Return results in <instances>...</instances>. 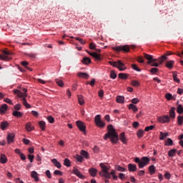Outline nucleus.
<instances>
[{
	"label": "nucleus",
	"mask_w": 183,
	"mask_h": 183,
	"mask_svg": "<svg viewBox=\"0 0 183 183\" xmlns=\"http://www.w3.org/2000/svg\"><path fill=\"white\" fill-rule=\"evenodd\" d=\"M107 129L108 132L104 135V139L110 138L113 144H117L119 141V137L117 132H115V129H114V127L112 124H109L107 127Z\"/></svg>",
	"instance_id": "f257e3e1"
},
{
	"label": "nucleus",
	"mask_w": 183,
	"mask_h": 183,
	"mask_svg": "<svg viewBox=\"0 0 183 183\" xmlns=\"http://www.w3.org/2000/svg\"><path fill=\"white\" fill-rule=\"evenodd\" d=\"M149 161L151 160L147 157H143L141 159H139V157L134 158V162L138 164V167L140 169H142V168L147 167V165H149Z\"/></svg>",
	"instance_id": "f03ea898"
},
{
	"label": "nucleus",
	"mask_w": 183,
	"mask_h": 183,
	"mask_svg": "<svg viewBox=\"0 0 183 183\" xmlns=\"http://www.w3.org/2000/svg\"><path fill=\"white\" fill-rule=\"evenodd\" d=\"M144 56L146 59H147L148 62L147 64L149 65H151V66H159L162 64H159V59H154V57L152 55H149L148 54H144Z\"/></svg>",
	"instance_id": "7ed1b4c3"
},
{
	"label": "nucleus",
	"mask_w": 183,
	"mask_h": 183,
	"mask_svg": "<svg viewBox=\"0 0 183 183\" xmlns=\"http://www.w3.org/2000/svg\"><path fill=\"white\" fill-rule=\"evenodd\" d=\"M100 167L102 168V171L99 173L100 177H104V178H107V179H111L109 172H108L109 170L108 167H107L104 163H101Z\"/></svg>",
	"instance_id": "20e7f679"
},
{
	"label": "nucleus",
	"mask_w": 183,
	"mask_h": 183,
	"mask_svg": "<svg viewBox=\"0 0 183 183\" xmlns=\"http://www.w3.org/2000/svg\"><path fill=\"white\" fill-rule=\"evenodd\" d=\"M22 91L23 92L19 89H14L13 92L16 94L19 98H26V97H28V94H26L28 92V89L24 88Z\"/></svg>",
	"instance_id": "39448f33"
},
{
	"label": "nucleus",
	"mask_w": 183,
	"mask_h": 183,
	"mask_svg": "<svg viewBox=\"0 0 183 183\" xmlns=\"http://www.w3.org/2000/svg\"><path fill=\"white\" fill-rule=\"evenodd\" d=\"M10 55H12L11 51L3 50L2 55L0 54V59H1V61H11V57Z\"/></svg>",
	"instance_id": "423d86ee"
},
{
	"label": "nucleus",
	"mask_w": 183,
	"mask_h": 183,
	"mask_svg": "<svg viewBox=\"0 0 183 183\" xmlns=\"http://www.w3.org/2000/svg\"><path fill=\"white\" fill-rule=\"evenodd\" d=\"M113 49L117 52H121V51H124V52H129V46L128 45L115 46L113 47Z\"/></svg>",
	"instance_id": "0eeeda50"
},
{
	"label": "nucleus",
	"mask_w": 183,
	"mask_h": 183,
	"mask_svg": "<svg viewBox=\"0 0 183 183\" xmlns=\"http://www.w3.org/2000/svg\"><path fill=\"white\" fill-rule=\"evenodd\" d=\"M94 121L96 125H97V127H99V128H104V127H105V123L102 122V120H101V116L99 114L95 117Z\"/></svg>",
	"instance_id": "6e6552de"
},
{
	"label": "nucleus",
	"mask_w": 183,
	"mask_h": 183,
	"mask_svg": "<svg viewBox=\"0 0 183 183\" xmlns=\"http://www.w3.org/2000/svg\"><path fill=\"white\" fill-rule=\"evenodd\" d=\"M157 120L159 121V122H161L162 124H167L169 122V116L164 115L159 117H157Z\"/></svg>",
	"instance_id": "1a4fd4ad"
},
{
	"label": "nucleus",
	"mask_w": 183,
	"mask_h": 183,
	"mask_svg": "<svg viewBox=\"0 0 183 183\" xmlns=\"http://www.w3.org/2000/svg\"><path fill=\"white\" fill-rule=\"evenodd\" d=\"M79 131H81V132H85L86 130V126H85V123L81 122V121H77L76 122Z\"/></svg>",
	"instance_id": "9d476101"
},
{
	"label": "nucleus",
	"mask_w": 183,
	"mask_h": 183,
	"mask_svg": "<svg viewBox=\"0 0 183 183\" xmlns=\"http://www.w3.org/2000/svg\"><path fill=\"white\" fill-rule=\"evenodd\" d=\"M169 55H172V51H167L163 56H160L159 58V64H162L164 61H167V59H168L167 56H169Z\"/></svg>",
	"instance_id": "9b49d317"
},
{
	"label": "nucleus",
	"mask_w": 183,
	"mask_h": 183,
	"mask_svg": "<svg viewBox=\"0 0 183 183\" xmlns=\"http://www.w3.org/2000/svg\"><path fill=\"white\" fill-rule=\"evenodd\" d=\"M119 70L120 71H125L127 69V66H125V64L122 63L120 60L117 61V66Z\"/></svg>",
	"instance_id": "f8f14e48"
},
{
	"label": "nucleus",
	"mask_w": 183,
	"mask_h": 183,
	"mask_svg": "<svg viewBox=\"0 0 183 183\" xmlns=\"http://www.w3.org/2000/svg\"><path fill=\"white\" fill-rule=\"evenodd\" d=\"M15 138V134L14 133H9L7 134V142L8 144H12L14 142Z\"/></svg>",
	"instance_id": "ddd939ff"
},
{
	"label": "nucleus",
	"mask_w": 183,
	"mask_h": 183,
	"mask_svg": "<svg viewBox=\"0 0 183 183\" xmlns=\"http://www.w3.org/2000/svg\"><path fill=\"white\" fill-rule=\"evenodd\" d=\"M89 173L91 175V177H95L98 174V169L94 167H91L89 169Z\"/></svg>",
	"instance_id": "4468645a"
},
{
	"label": "nucleus",
	"mask_w": 183,
	"mask_h": 183,
	"mask_svg": "<svg viewBox=\"0 0 183 183\" xmlns=\"http://www.w3.org/2000/svg\"><path fill=\"white\" fill-rule=\"evenodd\" d=\"M73 174H75L76 177L80 178V179H84V178H85V176H84L82 174H81V172L79 170H78V169H74Z\"/></svg>",
	"instance_id": "2eb2a0df"
},
{
	"label": "nucleus",
	"mask_w": 183,
	"mask_h": 183,
	"mask_svg": "<svg viewBox=\"0 0 183 183\" xmlns=\"http://www.w3.org/2000/svg\"><path fill=\"white\" fill-rule=\"evenodd\" d=\"M169 119H174L175 118V107H172L169 110Z\"/></svg>",
	"instance_id": "dca6fc26"
},
{
	"label": "nucleus",
	"mask_w": 183,
	"mask_h": 183,
	"mask_svg": "<svg viewBox=\"0 0 183 183\" xmlns=\"http://www.w3.org/2000/svg\"><path fill=\"white\" fill-rule=\"evenodd\" d=\"M128 169L130 172H135L137 171V164H129Z\"/></svg>",
	"instance_id": "f3484780"
},
{
	"label": "nucleus",
	"mask_w": 183,
	"mask_h": 183,
	"mask_svg": "<svg viewBox=\"0 0 183 183\" xmlns=\"http://www.w3.org/2000/svg\"><path fill=\"white\" fill-rule=\"evenodd\" d=\"M31 178H34L36 182H38V181H39V178L38 177V173L36 172L32 171L31 173Z\"/></svg>",
	"instance_id": "a211bd4d"
},
{
	"label": "nucleus",
	"mask_w": 183,
	"mask_h": 183,
	"mask_svg": "<svg viewBox=\"0 0 183 183\" xmlns=\"http://www.w3.org/2000/svg\"><path fill=\"white\" fill-rule=\"evenodd\" d=\"M77 76L79 78H84V79H88V78H89V75L86 73H84V72H79L77 74Z\"/></svg>",
	"instance_id": "6ab92c4d"
},
{
	"label": "nucleus",
	"mask_w": 183,
	"mask_h": 183,
	"mask_svg": "<svg viewBox=\"0 0 183 183\" xmlns=\"http://www.w3.org/2000/svg\"><path fill=\"white\" fill-rule=\"evenodd\" d=\"M116 101L117 102H118V104H124L125 101V97H124V96H117L116 98Z\"/></svg>",
	"instance_id": "aec40b11"
},
{
	"label": "nucleus",
	"mask_w": 183,
	"mask_h": 183,
	"mask_svg": "<svg viewBox=\"0 0 183 183\" xmlns=\"http://www.w3.org/2000/svg\"><path fill=\"white\" fill-rule=\"evenodd\" d=\"M24 114L18 110L14 111L12 113L13 117H16V118H21Z\"/></svg>",
	"instance_id": "412c9836"
},
{
	"label": "nucleus",
	"mask_w": 183,
	"mask_h": 183,
	"mask_svg": "<svg viewBox=\"0 0 183 183\" xmlns=\"http://www.w3.org/2000/svg\"><path fill=\"white\" fill-rule=\"evenodd\" d=\"M52 164H54V167H56V168H61V165L59 162L56 159H51Z\"/></svg>",
	"instance_id": "4be33fe9"
},
{
	"label": "nucleus",
	"mask_w": 183,
	"mask_h": 183,
	"mask_svg": "<svg viewBox=\"0 0 183 183\" xmlns=\"http://www.w3.org/2000/svg\"><path fill=\"white\" fill-rule=\"evenodd\" d=\"M6 109H8V105L6 104L1 105L0 107V114H5V112H6Z\"/></svg>",
	"instance_id": "5701e85b"
},
{
	"label": "nucleus",
	"mask_w": 183,
	"mask_h": 183,
	"mask_svg": "<svg viewBox=\"0 0 183 183\" xmlns=\"http://www.w3.org/2000/svg\"><path fill=\"white\" fill-rule=\"evenodd\" d=\"M92 56H93L96 61H101V59H102L101 58V54H98L97 52H93Z\"/></svg>",
	"instance_id": "b1692460"
},
{
	"label": "nucleus",
	"mask_w": 183,
	"mask_h": 183,
	"mask_svg": "<svg viewBox=\"0 0 183 183\" xmlns=\"http://www.w3.org/2000/svg\"><path fill=\"white\" fill-rule=\"evenodd\" d=\"M119 139L123 144H127V137H125V132H122L119 136Z\"/></svg>",
	"instance_id": "393cba45"
},
{
	"label": "nucleus",
	"mask_w": 183,
	"mask_h": 183,
	"mask_svg": "<svg viewBox=\"0 0 183 183\" xmlns=\"http://www.w3.org/2000/svg\"><path fill=\"white\" fill-rule=\"evenodd\" d=\"M0 162L1 164H6V162H8V159L6 158V156H5V154L1 155Z\"/></svg>",
	"instance_id": "a878e982"
},
{
	"label": "nucleus",
	"mask_w": 183,
	"mask_h": 183,
	"mask_svg": "<svg viewBox=\"0 0 183 183\" xmlns=\"http://www.w3.org/2000/svg\"><path fill=\"white\" fill-rule=\"evenodd\" d=\"M175 154H177V149H172L168 152V155L170 157V158H172V157H175Z\"/></svg>",
	"instance_id": "bb28decb"
},
{
	"label": "nucleus",
	"mask_w": 183,
	"mask_h": 183,
	"mask_svg": "<svg viewBox=\"0 0 183 183\" xmlns=\"http://www.w3.org/2000/svg\"><path fill=\"white\" fill-rule=\"evenodd\" d=\"M166 66L167 68H169V69H172L174 67V61H167L166 62Z\"/></svg>",
	"instance_id": "cd10ccee"
},
{
	"label": "nucleus",
	"mask_w": 183,
	"mask_h": 183,
	"mask_svg": "<svg viewBox=\"0 0 183 183\" xmlns=\"http://www.w3.org/2000/svg\"><path fill=\"white\" fill-rule=\"evenodd\" d=\"M115 169H116V171H119V172H125V171H127V169H125L124 167H122L119 165H116Z\"/></svg>",
	"instance_id": "c85d7f7f"
},
{
	"label": "nucleus",
	"mask_w": 183,
	"mask_h": 183,
	"mask_svg": "<svg viewBox=\"0 0 183 183\" xmlns=\"http://www.w3.org/2000/svg\"><path fill=\"white\" fill-rule=\"evenodd\" d=\"M80 154H81V156L84 157V158H86V159H88L89 158V154H88V152L85 150H81Z\"/></svg>",
	"instance_id": "c756f323"
},
{
	"label": "nucleus",
	"mask_w": 183,
	"mask_h": 183,
	"mask_svg": "<svg viewBox=\"0 0 183 183\" xmlns=\"http://www.w3.org/2000/svg\"><path fill=\"white\" fill-rule=\"evenodd\" d=\"M149 172L150 175H154L155 174V166L151 165L149 167Z\"/></svg>",
	"instance_id": "7c9ffc66"
},
{
	"label": "nucleus",
	"mask_w": 183,
	"mask_h": 183,
	"mask_svg": "<svg viewBox=\"0 0 183 183\" xmlns=\"http://www.w3.org/2000/svg\"><path fill=\"white\" fill-rule=\"evenodd\" d=\"M167 137H168V133H164L162 132H160L159 139L161 141H163V139H165V138H167Z\"/></svg>",
	"instance_id": "2f4dec72"
},
{
	"label": "nucleus",
	"mask_w": 183,
	"mask_h": 183,
	"mask_svg": "<svg viewBox=\"0 0 183 183\" xmlns=\"http://www.w3.org/2000/svg\"><path fill=\"white\" fill-rule=\"evenodd\" d=\"M26 129L28 132L33 131L34 127H32V125H31V122H28L26 124Z\"/></svg>",
	"instance_id": "473e14b6"
},
{
	"label": "nucleus",
	"mask_w": 183,
	"mask_h": 183,
	"mask_svg": "<svg viewBox=\"0 0 183 183\" xmlns=\"http://www.w3.org/2000/svg\"><path fill=\"white\" fill-rule=\"evenodd\" d=\"M23 101V105L26 107V108H31V104H28V102H26V97H22Z\"/></svg>",
	"instance_id": "72a5a7b5"
},
{
	"label": "nucleus",
	"mask_w": 183,
	"mask_h": 183,
	"mask_svg": "<svg viewBox=\"0 0 183 183\" xmlns=\"http://www.w3.org/2000/svg\"><path fill=\"white\" fill-rule=\"evenodd\" d=\"M77 98H78L79 104L80 105H84V104H85V102H84V97H82V95H77Z\"/></svg>",
	"instance_id": "f704fd0d"
},
{
	"label": "nucleus",
	"mask_w": 183,
	"mask_h": 183,
	"mask_svg": "<svg viewBox=\"0 0 183 183\" xmlns=\"http://www.w3.org/2000/svg\"><path fill=\"white\" fill-rule=\"evenodd\" d=\"M81 62L82 64H84V65H88V64H91V59L88 57H84Z\"/></svg>",
	"instance_id": "c9c22d12"
},
{
	"label": "nucleus",
	"mask_w": 183,
	"mask_h": 183,
	"mask_svg": "<svg viewBox=\"0 0 183 183\" xmlns=\"http://www.w3.org/2000/svg\"><path fill=\"white\" fill-rule=\"evenodd\" d=\"M129 109H132L134 112H138V107L137 106L134 105V104H130L129 107Z\"/></svg>",
	"instance_id": "e433bc0d"
},
{
	"label": "nucleus",
	"mask_w": 183,
	"mask_h": 183,
	"mask_svg": "<svg viewBox=\"0 0 183 183\" xmlns=\"http://www.w3.org/2000/svg\"><path fill=\"white\" fill-rule=\"evenodd\" d=\"M173 144L174 142L172 141V139L168 138L165 142L164 145H166L167 147H171V145H173Z\"/></svg>",
	"instance_id": "4c0bfd02"
},
{
	"label": "nucleus",
	"mask_w": 183,
	"mask_h": 183,
	"mask_svg": "<svg viewBox=\"0 0 183 183\" xmlns=\"http://www.w3.org/2000/svg\"><path fill=\"white\" fill-rule=\"evenodd\" d=\"M64 165H65V167H71V160H69V159H64Z\"/></svg>",
	"instance_id": "58836bf2"
},
{
	"label": "nucleus",
	"mask_w": 183,
	"mask_h": 183,
	"mask_svg": "<svg viewBox=\"0 0 183 183\" xmlns=\"http://www.w3.org/2000/svg\"><path fill=\"white\" fill-rule=\"evenodd\" d=\"M118 76L120 79H127L128 78V74L125 73H119Z\"/></svg>",
	"instance_id": "ea45409f"
},
{
	"label": "nucleus",
	"mask_w": 183,
	"mask_h": 183,
	"mask_svg": "<svg viewBox=\"0 0 183 183\" xmlns=\"http://www.w3.org/2000/svg\"><path fill=\"white\" fill-rule=\"evenodd\" d=\"M1 129L4 131L6 129V128L8 127V122H2L1 123Z\"/></svg>",
	"instance_id": "a19ab883"
},
{
	"label": "nucleus",
	"mask_w": 183,
	"mask_h": 183,
	"mask_svg": "<svg viewBox=\"0 0 183 183\" xmlns=\"http://www.w3.org/2000/svg\"><path fill=\"white\" fill-rule=\"evenodd\" d=\"M39 125L41 129H42V131H45V125H46L45 122L40 121L39 122Z\"/></svg>",
	"instance_id": "79ce46f5"
},
{
	"label": "nucleus",
	"mask_w": 183,
	"mask_h": 183,
	"mask_svg": "<svg viewBox=\"0 0 183 183\" xmlns=\"http://www.w3.org/2000/svg\"><path fill=\"white\" fill-rule=\"evenodd\" d=\"M177 114H183V107L182 105L179 104L177 109Z\"/></svg>",
	"instance_id": "37998d69"
},
{
	"label": "nucleus",
	"mask_w": 183,
	"mask_h": 183,
	"mask_svg": "<svg viewBox=\"0 0 183 183\" xmlns=\"http://www.w3.org/2000/svg\"><path fill=\"white\" fill-rule=\"evenodd\" d=\"M137 135L138 138H142V137H144V130L139 129L137 132Z\"/></svg>",
	"instance_id": "c03bdc74"
},
{
	"label": "nucleus",
	"mask_w": 183,
	"mask_h": 183,
	"mask_svg": "<svg viewBox=\"0 0 183 183\" xmlns=\"http://www.w3.org/2000/svg\"><path fill=\"white\" fill-rule=\"evenodd\" d=\"M132 68L134 71H137V72H141V69H140L139 67H138V66H137V64H132Z\"/></svg>",
	"instance_id": "a18cd8bd"
},
{
	"label": "nucleus",
	"mask_w": 183,
	"mask_h": 183,
	"mask_svg": "<svg viewBox=\"0 0 183 183\" xmlns=\"http://www.w3.org/2000/svg\"><path fill=\"white\" fill-rule=\"evenodd\" d=\"M173 79L174 82L179 83L180 80L178 79L177 74L175 73V71H173Z\"/></svg>",
	"instance_id": "49530a36"
},
{
	"label": "nucleus",
	"mask_w": 183,
	"mask_h": 183,
	"mask_svg": "<svg viewBox=\"0 0 183 183\" xmlns=\"http://www.w3.org/2000/svg\"><path fill=\"white\" fill-rule=\"evenodd\" d=\"M55 81H56V83L57 84V85L59 86H64V81L62 80H59L58 79H56Z\"/></svg>",
	"instance_id": "de8ad7c7"
},
{
	"label": "nucleus",
	"mask_w": 183,
	"mask_h": 183,
	"mask_svg": "<svg viewBox=\"0 0 183 183\" xmlns=\"http://www.w3.org/2000/svg\"><path fill=\"white\" fill-rule=\"evenodd\" d=\"M110 78H112V79H115V78H117V73H115L114 70H112L110 72Z\"/></svg>",
	"instance_id": "09e8293b"
},
{
	"label": "nucleus",
	"mask_w": 183,
	"mask_h": 183,
	"mask_svg": "<svg viewBox=\"0 0 183 183\" xmlns=\"http://www.w3.org/2000/svg\"><path fill=\"white\" fill-rule=\"evenodd\" d=\"M76 159L78 162H82V161H84V157L81 155L77 154L76 156Z\"/></svg>",
	"instance_id": "8fccbe9b"
},
{
	"label": "nucleus",
	"mask_w": 183,
	"mask_h": 183,
	"mask_svg": "<svg viewBox=\"0 0 183 183\" xmlns=\"http://www.w3.org/2000/svg\"><path fill=\"white\" fill-rule=\"evenodd\" d=\"M47 121H49L50 124H54V122H55V119H54L52 116H49L47 117Z\"/></svg>",
	"instance_id": "3c124183"
},
{
	"label": "nucleus",
	"mask_w": 183,
	"mask_h": 183,
	"mask_svg": "<svg viewBox=\"0 0 183 183\" xmlns=\"http://www.w3.org/2000/svg\"><path fill=\"white\" fill-rule=\"evenodd\" d=\"M152 129H154V126L151 125L146 127L144 131H146V132H148V131H152Z\"/></svg>",
	"instance_id": "603ef678"
},
{
	"label": "nucleus",
	"mask_w": 183,
	"mask_h": 183,
	"mask_svg": "<svg viewBox=\"0 0 183 183\" xmlns=\"http://www.w3.org/2000/svg\"><path fill=\"white\" fill-rule=\"evenodd\" d=\"M132 85L133 86H139V82L137 80H134L132 81Z\"/></svg>",
	"instance_id": "864d4df0"
},
{
	"label": "nucleus",
	"mask_w": 183,
	"mask_h": 183,
	"mask_svg": "<svg viewBox=\"0 0 183 183\" xmlns=\"http://www.w3.org/2000/svg\"><path fill=\"white\" fill-rule=\"evenodd\" d=\"M109 65H112V66H114V68H117L118 65V62L117 61H109Z\"/></svg>",
	"instance_id": "5fc2aeb1"
},
{
	"label": "nucleus",
	"mask_w": 183,
	"mask_h": 183,
	"mask_svg": "<svg viewBox=\"0 0 183 183\" xmlns=\"http://www.w3.org/2000/svg\"><path fill=\"white\" fill-rule=\"evenodd\" d=\"M34 158H35V156H34L32 154L28 155V159H29L30 162H34Z\"/></svg>",
	"instance_id": "6e6d98bb"
},
{
	"label": "nucleus",
	"mask_w": 183,
	"mask_h": 183,
	"mask_svg": "<svg viewBox=\"0 0 183 183\" xmlns=\"http://www.w3.org/2000/svg\"><path fill=\"white\" fill-rule=\"evenodd\" d=\"M166 99L168 101H171V99H172V94H171L169 93L166 94Z\"/></svg>",
	"instance_id": "4d7b16f0"
},
{
	"label": "nucleus",
	"mask_w": 183,
	"mask_h": 183,
	"mask_svg": "<svg viewBox=\"0 0 183 183\" xmlns=\"http://www.w3.org/2000/svg\"><path fill=\"white\" fill-rule=\"evenodd\" d=\"M97 48V44L95 43H90L89 44V49H95Z\"/></svg>",
	"instance_id": "13d9d810"
},
{
	"label": "nucleus",
	"mask_w": 183,
	"mask_h": 183,
	"mask_svg": "<svg viewBox=\"0 0 183 183\" xmlns=\"http://www.w3.org/2000/svg\"><path fill=\"white\" fill-rule=\"evenodd\" d=\"M46 175L47 178H49V179H51V178H52V175H51V172L49 170L46 171Z\"/></svg>",
	"instance_id": "bf43d9fd"
},
{
	"label": "nucleus",
	"mask_w": 183,
	"mask_h": 183,
	"mask_svg": "<svg viewBox=\"0 0 183 183\" xmlns=\"http://www.w3.org/2000/svg\"><path fill=\"white\" fill-rule=\"evenodd\" d=\"M164 178H166V179H170L171 174H169V172H167L164 174Z\"/></svg>",
	"instance_id": "052dcab7"
},
{
	"label": "nucleus",
	"mask_w": 183,
	"mask_h": 183,
	"mask_svg": "<svg viewBox=\"0 0 183 183\" xmlns=\"http://www.w3.org/2000/svg\"><path fill=\"white\" fill-rule=\"evenodd\" d=\"M132 126H133V128L137 129L138 128V127H139V123L138 122H133Z\"/></svg>",
	"instance_id": "680f3d73"
},
{
	"label": "nucleus",
	"mask_w": 183,
	"mask_h": 183,
	"mask_svg": "<svg viewBox=\"0 0 183 183\" xmlns=\"http://www.w3.org/2000/svg\"><path fill=\"white\" fill-rule=\"evenodd\" d=\"M54 175H60L62 176V172L59 171V170H55L54 172Z\"/></svg>",
	"instance_id": "e2e57ef3"
},
{
	"label": "nucleus",
	"mask_w": 183,
	"mask_h": 183,
	"mask_svg": "<svg viewBox=\"0 0 183 183\" xmlns=\"http://www.w3.org/2000/svg\"><path fill=\"white\" fill-rule=\"evenodd\" d=\"M21 104H16L15 106H14V109L16 110V111H19V109H21Z\"/></svg>",
	"instance_id": "0e129e2a"
},
{
	"label": "nucleus",
	"mask_w": 183,
	"mask_h": 183,
	"mask_svg": "<svg viewBox=\"0 0 183 183\" xmlns=\"http://www.w3.org/2000/svg\"><path fill=\"white\" fill-rule=\"evenodd\" d=\"M150 72L152 74H157V72H158V69L157 68H152L151 70H150Z\"/></svg>",
	"instance_id": "69168bd1"
},
{
	"label": "nucleus",
	"mask_w": 183,
	"mask_h": 183,
	"mask_svg": "<svg viewBox=\"0 0 183 183\" xmlns=\"http://www.w3.org/2000/svg\"><path fill=\"white\" fill-rule=\"evenodd\" d=\"M138 102H139V100L138 98H134L132 100V104H138Z\"/></svg>",
	"instance_id": "338daca9"
},
{
	"label": "nucleus",
	"mask_w": 183,
	"mask_h": 183,
	"mask_svg": "<svg viewBox=\"0 0 183 183\" xmlns=\"http://www.w3.org/2000/svg\"><path fill=\"white\" fill-rule=\"evenodd\" d=\"M98 94H99V98H102V97H104V90L99 91Z\"/></svg>",
	"instance_id": "774afa93"
}]
</instances>
